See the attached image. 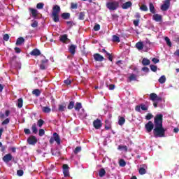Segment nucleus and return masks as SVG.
Segmentation results:
<instances>
[{"label":"nucleus","mask_w":179,"mask_h":179,"mask_svg":"<svg viewBox=\"0 0 179 179\" xmlns=\"http://www.w3.org/2000/svg\"><path fill=\"white\" fill-rule=\"evenodd\" d=\"M134 26H136V27L139 26V20H134Z\"/></svg>","instance_id":"obj_62"},{"label":"nucleus","mask_w":179,"mask_h":179,"mask_svg":"<svg viewBox=\"0 0 179 179\" xmlns=\"http://www.w3.org/2000/svg\"><path fill=\"white\" fill-rule=\"evenodd\" d=\"M42 111L43 113H51V108H50V107L48 106H44L42 108Z\"/></svg>","instance_id":"obj_33"},{"label":"nucleus","mask_w":179,"mask_h":179,"mask_svg":"<svg viewBox=\"0 0 179 179\" xmlns=\"http://www.w3.org/2000/svg\"><path fill=\"white\" fill-rule=\"evenodd\" d=\"M29 10L33 16V17L36 18L37 17L38 15V11L34 8H29Z\"/></svg>","instance_id":"obj_21"},{"label":"nucleus","mask_w":179,"mask_h":179,"mask_svg":"<svg viewBox=\"0 0 179 179\" xmlns=\"http://www.w3.org/2000/svg\"><path fill=\"white\" fill-rule=\"evenodd\" d=\"M164 40H165V41H166L167 45H169V47H171V41H170V38L166 36V37L164 38Z\"/></svg>","instance_id":"obj_42"},{"label":"nucleus","mask_w":179,"mask_h":179,"mask_svg":"<svg viewBox=\"0 0 179 179\" xmlns=\"http://www.w3.org/2000/svg\"><path fill=\"white\" fill-rule=\"evenodd\" d=\"M69 52H71V55H75L76 52V45H71L69 47Z\"/></svg>","instance_id":"obj_14"},{"label":"nucleus","mask_w":179,"mask_h":179,"mask_svg":"<svg viewBox=\"0 0 179 179\" xmlns=\"http://www.w3.org/2000/svg\"><path fill=\"white\" fill-rule=\"evenodd\" d=\"M79 152H82V147L80 146H78L76 148V149L74 150V154L78 155Z\"/></svg>","instance_id":"obj_41"},{"label":"nucleus","mask_w":179,"mask_h":179,"mask_svg":"<svg viewBox=\"0 0 179 179\" xmlns=\"http://www.w3.org/2000/svg\"><path fill=\"white\" fill-rule=\"evenodd\" d=\"M9 35L8 34H5L3 35V40H4V41H9Z\"/></svg>","instance_id":"obj_52"},{"label":"nucleus","mask_w":179,"mask_h":179,"mask_svg":"<svg viewBox=\"0 0 179 179\" xmlns=\"http://www.w3.org/2000/svg\"><path fill=\"white\" fill-rule=\"evenodd\" d=\"M119 165L120 167H125V166H127V162H125V160L124 159H120L119 161Z\"/></svg>","instance_id":"obj_40"},{"label":"nucleus","mask_w":179,"mask_h":179,"mask_svg":"<svg viewBox=\"0 0 179 179\" xmlns=\"http://www.w3.org/2000/svg\"><path fill=\"white\" fill-rule=\"evenodd\" d=\"M124 124H125V117H120L118 120V124L122 127Z\"/></svg>","instance_id":"obj_30"},{"label":"nucleus","mask_w":179,"mask_h":179,"mask_svg":"<svg viewBox=\"0 0 179 179\" xmlns=\"http://www.w3.org/2000/svg\"><path fill=\"white\" fill-rule=\"evenodd\" d=\"M140 9L143 12H148V6L145 4L141 5V6L140 7Z\"/></svg>","instance_id":"obj_36"},{"label":"nucleus","mask_w":179,"mask_h":179,"mask_svg":"<svg viewBox=\"0 0 179 179\" xmlns=\"http://www.w3.org/2000/svg\"><path fill=\"white\" fill-rule=\"evenodd\" d=\"M69 17H71V13H63L62 14V18L64 19L65 20L69 19Z\"/></svg>","instance_id":"obj_26"},{"label":"nucleus","mask_w":179,"mask_h":179,"mask_svg":"<svg viewBox=\"0 0 179 179\" xmlns=\"http://www.w3.org/2000/svg\"><path fill=\"white\" fill-rule=\"evenodd\" d=\"M73 107H75V101H71L69 102L67 108L68 110H72V108H73Z\"/></svg>","instance_id":"obj_34"},{"label":"nucleus","mask_w":179,"mask_h":179,"mask_svg":"<svg viewBox=\"0 0 179 179\" xmlns=\"http://www.w3.org/2000/svg\"><path fill=\"white\" fill-rule=\"evenodd\" d=\"M112 41H113V43H120L121 40L120 39L119 36L113 35L112 38Z\"/></svg>","instance_id":"obj_31"},{"label":"nucleus","mask_w":179,"mask_h":179,"mask_svg":"<svg viewBox=\"0 0 179 179\" xmlns=\"http://www.w3.org/2000/svg\"><path fill=\"white\" fill-rule=\"evenodd\" d=\"M23 43H24V38L20 37L17 39L15 44L17 45H22V44H23Z\"/></svg>","instance_id":"obj_25"},{"label":"nucleus","mask_w":179,"mask_h":179,"mask_svg":"<svg viewBox=\"0 0 179 179\" xmlns=\"http://www.w3.org/2000/svg\"><path fill=\"white\" fill-rule=\"evenodd\" d=\"M66 109V105L65 103L59 104L58 106V111H60V113H63V111H65Z\"/></svg>","instance_id":"obj_22"},{"label":"nucleus","mask_w":179,"mask_h":179,"mask_svg":"<svg viewBox=\"0 0 179 179\" xmlns=\"http://www.w3.org/2000/svg\"><path fill=\"white\" fill-rule=\"evenodd\" d=\"M27 142L29 145H31L32 146H34V145H36V143H37L38 140L37 138L34 136H30L27 140Z\"/></svg>","instance_id":"obj_6"},{"label":"nucleus","mask_w":179,"mask_h":179,"mask_svg":"<svg viewBox=\"0 0 179 179\" xmlns=\"http://www.w3.org/2000/svg\"><path fill=\"white\" fill-rule=\"evenodd\" d=\"M13 159V157L12 156L11 154H6L3 157V161L4 163H9V162H11V160Z\"/></svg>","instance_id":"obj_12"},{"label":"nucleus","mask_w":179,"mask_h":179,"mask_svg":"<svg viewBox=\"0 0 179 179\" xmlns=\"http://www.w3.org/2000/svg\"><path fill=\"white\" fill-rule=\"evenodd\" d=\"M38 135L39 136H43V135H45V131L43 129H40Z\"/></svg>","instance_id":"obj_50"},{"label":"nucleus","mask_w":179,"mask_h":179,"mask_svg":"<svg viewBox=\"0 0 179 179\" xmlns=\"http://www.w3.org/2000/svg\"><path fill=\"white\" fill-rule=\"evenodd\" d=\"M141 110H143V111H148L149 107L143 103L141 104Z\"/></svg>","instance_id":"obj_46"},{"label":"nucleus","mask_w":179,"mask_h":179,"mask_svg":"<svg viewBox=\"0 0 179 179\" xmlns=\"http://www.w3.org/2000/svg\"><path fill=\"white\" fill-rule=\"evenodd\" d=\"M138 173L141 176H143V174H146V169H145L143 167H141L138 169Z\"/></svg>","instance_id":"obj_38"},{"label":"nucleus","mask_w":179,"mask_h":179,"mask_svg":"<svg viewBox=\"0 0 179 179\" xmlns=\"http://www.w3.org/2000/svg\"><path fill=\"white\" fill-rule=\"evenodd\" d=\"M17 106L18 108H22V107H23V99H18Z\"/></svg>","instance_id":"obj_29"},{"label":"nucleus","mask_w":179,"mask_h":179,"mask_svg":"<svg viewBox=\"0 0 179 179\" xmlns=\"http://www.w3.org/2000/svg\"><path fill=\"white\" fill-rule=\"evenodd\" d=\"M41 64H43L44 65H47V64H48V59H42Z\"/></svg>","instance_id":"obj_60"},{"label":"nucleus","mask_w":179,"mask_h":179,"mask_svg":"<svg viewBox=\"0 0 179 179\" xmlns=\"http://www.w3.org/2000/svg\"><path fill=\"white\" fill-rule=\"evenodd\" d=\"M173 41H175V43H179V36H178V35H175L174 36Z\"/></svg>","instance_id":"obj_57"},{"label":"nucleus","mask_w":179,"mask_h":179,"mask_svg":"<svg viewBox=\"0 0 179 179\" xmlns=\"http://www.w3.org/2000/svg\"><path fill=\"white\" fill-rule=\"evenodd\" d=\"M136 48H137V50H138V51L143 50V42L139 41V42L136 43Z\"/></svg>","instance_id":"obj_18"},{"label":"nucleus","mask_w":179,"mask_h":179,"mask_svg":"<svg viewBox=\"0 0 179 179\" xmlns=\"http://www.w3.org/2000/svg\"><path fill=\"white\" fill-rule=\"evenodd\" d=\"M106 8L109 10H117L120 8V2L117 1H108L106 3Z\"/></svg>","instance_id":"obj_3"},{"label":"nucleus","mask_w":179,"mask_h":179,"mask_svg":"<svg viewBox=\"0 0 179 179\" xmlns=\"http://www.w3.org/2000/svg\"><path fill=\"white\" fill-rule=\"evenodd\" d=\"M152 20H155V22H163V16L162 15L155 13L152 15Z\"/></svg>","instance_id":"obj_10"},{"label":"nucleus","mask_w":179,"mask_h":179,"mask_svg":"<svg viewBox=\"0 0 179 179\" xmlns=\"http://www.w3.org/2000/svg\"><path fill=\"white\" fill-rule=\"evenodd\" d=\"M85 16H86V13L85 11L80 12L78 13V20H85Z\"/></svg>","instance_id":"obj_23"},{"label":"nucleus","mask_w":179,"mask_h":179,"mask_svg":"<svg viewBox=\"0 0 179 179\" xmlns=\"http://www.w3.org/2000/svg\"><path fill=\"white\" fill-rule=\"evenodd\" d=\"M118 17H119V16L117 14H113L112 15L113 20H116V22H118Z\"/></svg>","instance_id":"obj_54"},{"label":"nucleus","mask_w":179,"mask_h":179,"mask_svg":"<svg viewBox=\"0 0 179 179\" xmlns=\"http://www.w3.org/2000/svg\"><path fill=\"white\" fill-rule=\"evenodd\" d=\"M153 118V115L152 113H148L145 116V120H148V121L152 120Z\"/></svg>","instance_id":"obj_48"},{"label":"nucleus","mask_w":179,"mask_h":179,"mask_svg":"<svg viewBox=\"0 0 179 179\" xmlns=\"http://www.w3.org/2000/svg\"><path fill=\"white\" fill-rule=\"evenodd\" d=\"M171 0H165L164 1V3L161 6L160 9L162 10V12H166V10H169L170 8V2Z\"/></svg>","instance_id":"obj_5"},{"label":"nucleus","mask_w":179,"mask_h":179,"mask_svg":"<svg viewBox=\"0 0 179 179\" xmlns=\"http://www.w3.org/2000/svg\"><path fill=\"white\" fill-rule=\"evenodd\" d=\"M71 83H72V81H71V80H69V79H67V80H64V84L65 85H71Z\"/></svg>","instance_id":"obj_61"},{"label":"nucleus","mask_w":179,"mask_h":179,"mask_svg":"<svg viewBox=\"0 0 179 179\" xmlns=\"http://www.w3.org/2000/svg\"><path fill=\"white\" fill-rule=\"evenodd\" d=\"M94 31H99V30H100V24H96V25H94Z\"/></svg>","instance_id":"obj_55"},{"label":"nucleus","mask_w":179,"mask_h":179,"mask_svg":"<svg viewBox=\"0 0 179 179\" xmlns=\"http://www.w3.org/2000/svg\"><path fill=\"white\" fill-rule=\"evenodd\" d=\"M9 122H10V119L6 118L5 120H3L1 122V125H8V124H9Z\"/></svg>","instance_id":"obj_47"},{"label":"nucleus","mask_w":179,"mask_h":179,"mask_svg":"<svg viewBox=\"0 0 179 179\" xmlns=\"http://www.w3.org/2000/svg\"><path fill=\"white\" fill-rule=\"evenodd\" d=\"M132 6V2L127 1L122 5V9H129V8H131Z\"/></svg>","instance_id":"obj_17"},{"label":"nucleus","mask_w":179,"mask_h":179,"mask_svg":"<svg viewBox=\"0 0 179 179\" xmlns=\"http://www.w3.org/2000/svg\"><path fill=\"white\" fill-rule=\"evenodd\" d=\"M71 9H78V3H71Z\"/></svg>","instance_id":"obj_51"},{"label":"nucleus","mask_w":179,"mask_h":179,"mask_svg":"<svg viewBox=\"0 0 179 179\" xmlns=\"http://www.w3.org/2000/svg\"><path fill=\"white\" fill-rule=\"evenodd\" d=\"M52 138L56 141L57 145H61V138L59 137L58 133H54Z\"/></svg>","instance_id":"obj_13"},{"label":"nucleus","mask_w":179,"mask_h":179,"mask_svg":"<svg viewBox=\"0 0 179 179\" xmlns=\"http://www.w3.org/2000/svg\"><path fill=\"white\" fill-rule=\"evenodd\" d=\"M63 174L64 177H69V166L68 164H63Z\"/></svg>","instance_id":"obj_9"},{"label":"nucleus","mask_w":179,"mask_h":179,"mask_svg":"<svg viewBox=\"0 0 179 179\" xmlns=\"http://www.w3.org/2000/svg\"><path fill=\"white\" fill-rule=\"evenodd\" d=\"M38 127H39V128H41V127H43V125H44V120H43V119H40L38 120Z\"/></svg>","instance_id":"obj_44"},{"label":"nucleus","mask_w":179,"mask_h":179,"mask_svg":"<svg viewBox=\"0 0 179 179\" xmlns=\"http://www.w3.org/2000/svg\"><path fill=\"white\" fill-rule=\"evenodd\" d=\"M150 100H151L152 101H154L153 106H154L155 108H157V102H156V101H162V97L157 96V94L156 93H151L150 94Z\"/></svg>","instance_id":"obj_4"},{"label":"nucleus","mask_w":179,"mask_h":179,"mask_svg":"<svg viewBox=\"0 0 179 179\" xmlns=\"http://www.w3.org/2000/svg\"><path fill=\"white\" fill-rule=\"evenodd\" d=\"M105 129H106V131H108V129H111V121H105Z\"/></svg>","instance_id":"obj_24"},{"label":"nucleus","mask_w":179,"mask_h":179,"mask_svg":"<svg viewBox=\"0 0 179 179\" xmlns=\"http://www.w3.org/2000/svg\"><path fill=\"white\" fill-rule=\"evenodd\" d=\"M150 68L152 72H157V66H155L153 64H151L150 66Z\"/></svg>","instance_id":"obj_45"},{"label":"nucleus","mask_w":179,"mask_h":179,"mask_svg":"<svg viewBox=\"0 0 179 179\" xmlns=\"http://www.w3.org/2000/svg\"><path fill=\"white\" fill-rule=\"evenodd\" d=\"M31 131L33 134H37V132H38V130L37 129V124H36V123L32 124Z\"/></svg>","instance_id":"obj_32"},{"label":"nucleus","mask_w":179,"mask_h":179,"mask_svg":"<svg viewBox=\"0 0 179 179\" xmlns=\"http://www.w3.org/2000/svg\"><path fill=\"white\" fill-rule=\"evenodd\" d=\"M33 23H31V26L34 29H36V27H38V22L37 20H32Z\"/></svg>","instance_id":"obj_39"},{"label":"nucleus","mask_w":179,"mask_h":179,"mask_svg":"<svg viewBox=\"0 0 179 179\" xmlns=\"http://www.w3.org/2000/svg\"><path fill=\"white\" fill-rule=\"evenodd\" d=\"M93 127L95 129H100L101 127H103V123H101V120L99 119H96L93 122Z\"/></svg>","instance_id":"obj_7"},{"label":"nucleus","mask_w":179,"mask_h":179,"mask_svg":"<svg viewBox=\"0 0 179 179\" xmlns=\"http://www.w3.org/2000/svg\"><path fill=\"white\" fill-rule=\"evenodd\" d=\"M154 125L153 134L155 138H164L166 129L163 128V115H156L154 118Z\"/></svg>","instance_id":"obj_1"},{"label":"nucleus","mask_w":179,"mask_h":179,"mask_svg":"<svg viewBox=\"0 0 179 179\" xmlns=\"http://www.w3.org/2000/svg\"><path fill=\"white\" fill-rule=\"evenodd\" d=\"M32 94H34V96H36V97H38L40 94H41V91L38 89H35L32 91Z\"/></svg>","instance_id":"obj_28"},{"label":"nucleus","mask_w":179,"mask_h":179,"mask_svg":"<svg viewBox=\"0 0 179 179\" xmlns=\"http://www.w3.org/2000/svg\"><path fill=\"white\" fill-rule=\"evenodd\" d=\"M158 81L159 82V83H161L162 85H163V83H166V76H162L158 80Z\"/></svg>","instance_id":"obj_35"},{"label":"nucleus","mask_w":179,"mask_h":179,"mask_svg":"<svg viewBox=\"0 0 179 179\" xmlns=\"http://www.w3.org/2000/svg\"><path fill=\"white\" fill-rule=\"evenodd\" d=\"M94 59L98 62H101L104 61V57L101 56V55L99 53H95L94 54Z\"/></svg>","instance_id":"obj_11"},{"label":"nucleus","mask_w":179,"mask_h":179,"mask_svg":"<svg viewBox=\"0 0 179 179\" xmlns=\"http://www.w3.org/2000/svg\"><path fill=\"white\" fill-rule=\"evenodd\" d=\"M60 41L62 43H69L70 40L69 38H68V35L67 34H64L62 36H60Z\"/></svg>","instance_id":"obj_15"},{"label":"nucleus","mask_w":179,"mask_h":179,"mask_svg":"<svg viewBox=\"0 0 179 179\" xmlns=\"http://www.w3.org/2000/svg\"><path fill=\"white\" fill-rule=\"evenodd\" d=\"M149 9H150V12H151L152 15H155V13H156V8H155V6L153 5V3L152 2L149 3Z\"/></svg>","instance_id":"obj_19"},{"label":"nucleus","mask_w":179,"mask_h":179,"mask_svg":"<svg viewBox=\"0 0 179 179\" xmlns=\"http://www.w3.org/2000/svg\"><path fill=\"white\" fill-rule=\"evenodd\" d=\"M129 80L130 82H132V80H136V76L134 73L131 74L129 77Z\"/></svg>","instance_id":"obj_43"},{"label":"nucleus","mask_w":179,"mask_h":179,"mask_svg":"<svg viewBox=\"0 0 179 179\" xmlns=\"http://www.w3.org/2000/svg\"><path fill=\"white\" fill-rule=\"evenodd\" d=\"M141 64L143 65V66H148V65H150V60L147 58H143Z\"/></svg>","instance_id":"obj_20"},{"label":"nucleus","mask_w":179,"mask_h":179,"mask_svg":"<svg viewBox=\"0 0 179 179\" xmlns=\"http://www.w3.org/2000/svg\"><path fill=\"white\" fill-rule=\"evenodd\" d=\"M31 55H33L34 57H38V55H41V52H40V50L38 49H34L31 52Z\"/></svg>","instance_id":"obj_16"},{"label":"nucleus","mask_w":179,"mask_h":179,"mask_svg":"<svg viewBox=\"0 0 179 179\" xmlns=\"http://www.w3.org/2000/svg\"><path fill=\"white\" fill-rule=\"evenodd\" d=\"M74 108H75L76 111H80V108H82V103L77 102L76 103V106H74Z\"/></svg>","instance_id":"obj_27"},{"label":"nucleus","mask_w":179,"mask_h":179,"mask_svg":"<svg viewBox=\"0 0 179 179\" xmlns=\"http://www.w3.org/2000/svg\"><path fill=\"white\" fill-rule=\"evenodd\" d=\"M99 176L101 178H103V176H106V170L104 169H101L99 173Z\"/></svg>","instance_id":"obj_37"},{"label":"nucleus","mask_w":179,"mask_h":179,"mask_svg":"<svg viewBox=\"0 0 179 179\" xmlns=\"http://www.w3.org/2000/svg\"><path fill=\"white\" fill-rule=\"evenodd\" d=\"M141 71H143V72H146L148 73L150 70H149V68H148V67H143L141 69Z\"/></svg>","instance_id":"obj_59"},{"label":"nucleus","mask_w":179,"mask_h":179,"mask_svg":"<svg viewBox=\"0 0 179 179\" xmlns=\"http://www.w3.org/2000/svg\"><path fill=\"white\" fill-rule=\"evenodd\" d=\"M153 128H155V124H153V122L152 121H149L145 124V129L148 133H150L151 131H153Z\"/></svg>","instance_id":"obj_8"},{"label":"nucleus","mask_w":179,"mask_h":179,"mask_svg":"<svg viewBox=\"0 0 179 179\" xmlns=\"http://www.w3.org/2000/svg\"><path fill=\"white\" fill-rule=\"evenodd\" d=\"M24 172H23V170L20 169L17 171V176H19V177H22V176H23Z\"/></svg>","instance_id":"obj_56"},{"label":"nucleus","mask_w":179,"mask_h":179,"mask_svg":"<svg viewBox=\"0 0 179 179\" xmlns=\"http://www.w3.org/2000/svg\"><path fill=\"white\" fill-rule=\"evenodd\" d=\"M37 9H43L44 8V3H38L36 5Z\"/></svg>","instance_id":"obj_49"},{"label":"nucleus","mask_w":179,"mask_h":179,"mask_svg":"<svg viewBox=\"0 0 179 179\" xmlns=\"http://www.w3.org/2000/svg\"><path fill=\"white\" fill-rule=\"evenodd\" d=\"M141 105L140 106H136V108H135V110H136V111H138V113H141Z\"/></svg>","instance_id":"obj_64"},{"label":"nucleus","mask_w":179,"mask_h":179,"mask_svg":"<svg viewBox=\"0 0 179 179\" xmlns=\"http://www.w3.org/2000/svg\"><path fill=\"white\" fill-rule=\"evenodd\" d=\"M118 149H123L125 152H128V147L127 145H119Z\"/></svg>","instance_id":"obj_53"},{"label":"nucleus","mask_w":179,"mask_h":179,"mask_svg":"<svg viewBox=\"0 0 179 179\" xmlns=\"http://www.w3.org/2000/svg\"><path fill=\"white\" fill-rule=\"evenodd\" d=\"M106 55L108 56V59H109L110 62H113V55L110 53H107Z\"/></svg>","instance_id":"obj_58"},{"label":"nucleus","mask_w":179,"mask_h":179,"mask_svg":"<svg viewBox=\"0 0 179 179\" xmlns=\"http://www.w3.org/2000/svg\"><path fill=\"white\" fill-rule=\"evenodd\" d=\"M52 16L53 17V22L58 23L59 22V12H61V7L58 5H55L52 8Z\"/></svg>","instance_id":"obj_2"},{"label":"nucleus","mask_w":179,"mask_h":179,"mask_svg":"<svg viewBox=\"0 0 179 179\" xmlns=\"http://www.w3.org/2000/svg\"><path fill=\"white\" fill-rule=\"evenodd\" d=\"M45 64H43V63L41 64L40 65V69H41L42 71H44V69H45Z\"/></svg>","instance_id":"obj_63"}]
</instances>
